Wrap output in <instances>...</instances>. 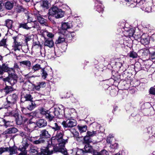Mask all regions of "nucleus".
I'll use <instances>...</instances> for the list:
<instances>
[{"mask_svg": "<svg viewBox=\"0 0 155 155\" xmlns=\"http://www.w3.org/2000/svg\"><path fill=\"white\" fill-rule=\"evenodd\" d=\"M25 140H24L23 142H22V146H19L18 148V150L20 151L21 152L27 154V151L26 149L29 147L30 143L26 142Z\"/></svg>", "mask_w": 155, "mask_h": 155, "instance_id": "nucleus-8", "label": "nucleus"}, {"mask_svg": "<svg viewBox=\"0 0 155 155\" xmlns=\"http://www.w3.org/2000/svg\"><path fill=\"white\" fill-rule=\"evenodd\" d=\"M84 150V151L86 152V154L87 153H91L92 152H93L94 151H93V149L92 147L90 146L89 145H87L85 146Z\"/></svg>", "mask_w": 155, "mask_h": 155, "instance_id": "nucleus-35", "label": "nucleus"}, {"mask_svg": "<svg viewBox=\"0 0 155 155\" xmlns=\"http://www.w3.org/2000/svg\"><path fill=\"white\" fill-rule=\"evenodd\" d=\"M143 35L141 36V39L140 42L142 44L144 45H146L148 44L149 41L148 39L147 38H143Z\"/></svg>", "mask_w": 155, "mask_h": 155, "instance_id": "nucleus-41", "label": "nucleus"}, {"mask_svg": "<svg viewBox=\"0 0 155 155\" xmlns=\"http://www.w3.org/2000/svg\"><path fill=\"white\" fill-rule=\"evenodd\" d=\"M100 133L99 131H87V135H88L90 137H92L94 136H97Z\"/></svg>", "mask_w": 155, "mask_h": 155, "instance_id": "nucleus-31", "label": "nucleus"}, {"mask_svg": "<svg viewBox=\"0 0 155 155\" xmlns=\"http://www.w3.org/2000/svg\"><path fill=\"white\" fill-rule=\"evenodd\" d=\"M76 155H86L84 149H78L76 152Z\"/></svg>", "mask_w": 155, "mask_h": 155, "instance_id": "nucleus-44", "label": "nucleus"}, {"mask_svg": "<svg viewBox=\"0 0 155 155\" xmlns=\"http://www.w3.org/2000/svg\"><path fill=\"white\" fill-rule=\"evenodd\" d=\"M4 90L5 93L7 94L12 91L13 88L11 86H6L4 88Z\"/></svg>", "mask_w": 155, "mask_h": 155, "instance_id": "nucleus-47", "label": "nucleus"}, {"mask_svg": "<svg viewBox=\"0 0 155 155\" xmlns=\"http://www.w3.org/2000/svg\"><path fill=\"white\" fill-rule=\"evenodd\" d=\"M18 129L15 127H12L7 129L4 132V134H10L12 133H15L17 132Z\"/></svg>", "mask_w": 155, "mask_h": 155, "instance_id": "nucleus-28", "label": "nucleus"}, {"mask_svg": "<svg viewBox=\"0 0 155 155\" xmlns=\"http://www.w3.org/2000/svg\"><path fill=\"white\" fill-rule=\"evenodd\" d=\"M40 113L42 115H44L45 116L46 114L47 113V111H46L45 109L42 108L40 109Z\"/></svg>", "mask_w": 155, "mask_h": 155, "instance_id": "nucleus-62", "label": "nucleus"}, {"mask_svg": "<svg viewBox=\"0 0 155 155\" xmlns=\"http://www.w3.org/2000/svg\"><path fill=\"white\" fill-rule=\"evenodd\" d=\"M20 135L22 137V142H23L24 140H25L26 142H29L28 141V139H27V137H29L28 136H27L26 134H25L23 132H21L20 133Z\"/></svg>", "mask_w": 155, "mask_h": 155, "instance_id": "nucleus-49", "label": "nucleus"}, {"mask_svg": "<svg viewBox=\"0 0 155 155\" xmlns=\"http://www.w3.org/2000/svg\"><path fill=\"white\" fill-rule=\"evenodd\" d=\"M8 74V76L4 78V81H8L11 85H13L17 82L18 76L15 74V70L13 68L12 71H10Z\"/></svg>", "mask_w": 155, "mask_h": 155, "instance_id": "nucleus-2", "label": "nucleus"}, {"mask_svg": "<svg viewBox=\"0 0 155 155\" xmlns=\"http://www.w3.org/2000/svg\"><path fill=\"white\" fill-rule=\"evenodd\" d=\"M14 70H16L17 71H19L20 70L19 66L18 65L17 63H15L14 66V68H13Z\"/></svg>", "mask_w": 155, "mask_h": 155, "instance_id": "nucleus-63", "label": "nucleus"}, {"mask_svg": "<svg viewBox=\"0 0 155 155\" xmlns=\"http://www.w3.org/2000/svg\"><path fill=\"white\" fill-rule=\"evenodd\" d=\"M65 36L63 34H62L58 37V39L56 40L55 43L56 44H60L65 41Z\"/></svg>", "mask_w": 155, "mask_h": 155, "instance_id": "nucleus-23", "label": "nucleus"}, {"mask_svg": "<svg viewBox=\"0 0 155 155\" xmlns=\"http://www.w3.org/2000/svg\"><path fill=\"white\" fill-rule=\"evenodd\" d=\"M42 68L41 65L38 64H36L33 65L31 68L30 72L28 74L37 73L39 70H41Z\"/></svg>", "mask_w": 155, "mask_h": 155, "instance_id": "nucleus-12", "label": "nucleus"}, {"mask_svg": "<svg viewBox=\"0 0 155 155\" xmlns=\"http://www.w3.org/2000/svg\"><path fill=\"white\" fill-rule=\"evenodd\" d=\"M34 14L36 15L37 20L41 24L46 26H48V24L46 19L41 16L38 15L37 13H34Z\"/></svg>", "mask_w": 155, "mask_h": 155, "instance_id": "nucleus-13", "label": "nucleus"}, {"mask_svg": "<svg viewBox=\"0 0 155 155\" xmlns=\"http://www.w3.org/2000/svg\"><path fill=\"white\" fill-rule=\"evenodd\" d=\"M25 110H26V109L25 108H23L22 110V112L23 113H24V114H28L29 116H34L35 115V116H36L37 114H35V113H33V112H31L30 113L26 114L24 112V111Z\"/></svg>", "mask_w": 155, "mask_h": 155, "instance_id": "nucleus-58", "label": "nucleus"}, {"mask_svg": "<svg viewBox=\"0 0 155 155\" xmlns=\"http://www.w3.org/2000/svg\"><path fill=\"white\" fill-rule=\"evenodd\" d=\"M28 140L33 143L35 144H39L44 142L45 140L39 137V136L34 137H27Z\"/></svg>", "mask_w": 155, "mask_h": 155, "instance_id": "nucleus-6", "label": "nucleus"}, {"mask_svg": "<svg viewBox=\"0 0 155 155\" xmlns=\"http://www.w3.org/2000/svg\"><path fill=\"white\" fill-rule=\"evenodd\" d=\"M25 8L22 6L18 5L15 8V11L17 13L23 12L25 10Z\"/></svg>", "mask_w": 155, "mask_h": 155, "instance_id": "nucleus-36", "label": "nucleus"}, {"mask_svg": "<svg viewBox=\"0 0 155 155\" xmlns=\"http://www.w3.org/2000/svg\"><path fill=\"white\" fill-rule=\"evenodd\" d=\"M23 86L27 90H32L34 89V85L30 82L28 81L24 83Z\"/></svg>", "mask_w": 155, "mask_h": 155, "instance_id": "nucleus-14", "label": "nucleus"}, {"mask_svg": "<svg viewBox=\"0 0 155 155\" xmlns=\"http://www.w3.org/2000/svg\"><path fill=\"white\" fill-rule=\"evenodd\" d=\"M59 9L56 6H53L49 10V14L50 15L55 16Z\"/></svg>", "mask_w": 155, "mask_h": 155, "instance_id": "nucleus-18", "label": "nucleus"}, {"mask_svg": "<svg viewBox=\"0 0 155 155\" xmlns=\"http://www.w3.org/2000/svg\"><path fill=\"white\" fill-rule=\"evenodd\" d=\"M51 137V135L49 134L48 132L46 129H44L41 130L40 137V138H49Z\"/></svg>", "mask_w": 155, "mask_h": 155, "instance_id": "nucleus-16", "label": "nucleus"}, {"mask_svg": "<svg viewBox=\"0 0 155 155\" xmlns=\"http://www.w3.org/2000/svg\"><path fill=\"white\" fill-rule=\"evenodd\" d=\"M150 94L153 95H155V88L151 87L149 90Z\"/></svg>", "mask_w": 155, "mask_h": 155, "instance_id": "nucleus-60", "label": "nucleus"}, {"mask_svg": "<svg viewBox=\"0 0 155 155\" xmlns=\"http://www.w3.org/2000/svg\"><path fill=\"white\" fill-rule=\"evenodd\" d=\"M5 8L8 10H11L13 7V3L10 2H7L5 4Z\"/></svg>", "mask_w": 155, "mask_h": 155, "instance_id": "nucleus-39", "label": "nucleus"}, {"mask_svg": "<svg viewBox=\"0 0 155 155\" xmlns=\"http://www.w3.org/2000/svg\"><path fill=\"white\" fill-rule=\"evenodd\" d=\"M78 128L81 133L86 132L87 130V127L86 125H84L83 126H78Z\"/></svg>", "mask_w": 155, "mask_h": 155, "instance_id": "nucleus-40", "label": "nucleus"}, {"mask_svg": "<svg viewBox=\"0 0 155 155\" xmlns=\"http://www.w3.org/2000/svg\"><path fill=\"white\" fill-rule=\"evenodd\" d=\"M142 52V55L143 56H147L148 54L150 53L149 50L148 49H144Z\"/></svg>", "mask_w": 155, "mask_h": 155, "instance_id": "nucleus-56", "label": "nucleus"}, {"mask_svg": "<svg viewBox=\"0 0 155 155\" xmlns=\"http://www.w3.org/2000/svg\"><path fill=\"white\" fill-rule=\"evenodd\" d=\"M150 56L152 59H154L155 58V51H153L151 53H150Z\"/></svg>", "mask_w": 155, "mask_h": 155, "instance_id": "nucleus-64", "label": "nucleus"}, {"mask_svg": "<svg viewBox=\"0 0 155 155\" xmlns=\"http://www.w3.org/2000/svg\"><path fill=\"white\" fill-rule=\"evenodd\" d=\"M59 110H60L59 108H55L54 111H53L54 113V115L56 116H58L60 115V112Z\"/></svg>", "mask_w": 155, "mask_h": 155, "instance_id": "nucleus-57", "label": "nucleus"}, {"mask_svg": "<svg viewBox=\"0 0 155 155\" xmlns=\"http://www.w3.org/2000/svg\"><path fill=\"white\" fill-rule=\"evenodd\" d=\"M64 135V131L60 130L57 131V134L54 137H56L57 139L60 141L61 140H63L62 138Z\"/></svg>", "mask_w": 155, "mask_h": 155, "instance_id": "nucleus-26", "label": "nucleus"}, {"mask_svg": "<svg viewBox=\"0 0 155 155\" xmlns=\"http://www.w3.org/2000/svg\"><path fill=\"white\" fill-rule=\"evenodd\" d=\"M68 139L59 141L56 137H53L48 141L47 147L45 148V151L47 154L51 155L54 153L60 152L64 155H68L64 148L65 144L68 142Z\"/></svg>", "mask_w": 155, "mask_h": 155, "instance_id": "nucleus-1", "label": "nucleus"}, {"mask_svg": "<svg viewBox=\"0 0 155 155\" xmlns=\"http://www.w3.org/2000/svg\"><path fill=\"white\" fill-rule=\"evenodd\" d=\"M21 65H25L28 68V70L29 71L31 70L30 67H31V64L30 61L27 60L22 61L20 62Z\"/></svg>", "mask_w": 155, "mask_h": 155, "instance_id": "nucleus-21", "label": "nucleus"}, {"mask_svg": "<svg viewBox=\"0 0 155 155\" xmlns=\"http://www.w3.org/2000/svg\"><path fill=\"white\" fill-rule=\"evenodd\" d=\"M70 131L73 134L74 137L77 138L79 136L78 132L74 129H70Z\"/></svg>", "mask_w": 155, "mask_h": 155, "instance_id": "nucleus-51", "label": "nucleus"}, {"mask_svg": "<svg viewBox=\"0 0 155 155\" xmlns=\"http://www.w3.org/2000/svg\"><path fill=\"white\" fill-rule=\"evenodd\" d=\"M75 110L74 109H68V112L65 111L64 110V113L65 117L67 118L68 119H72V117L71 114L72 112H74Z\"/></svg>", "mask_w": 155, "mask_h": 155, "instance_id": "nucleus-20", "label": "nucleus"}, {"mask_svg": "<svg viewBox=\"0 0 155 155\" xmlns=\"http://www.w3.org/2000/svg\"><path fill=\"white\" fill-rule=\"evenodd\" d=\"M77 121L74 119H71L67 120L66 121H63L62 123L64 128H72L77 125Z\"/></svg>", "mask_w": 155, "mask_h": 155, "instance_id": "nucleus-5", "label": "nucleus"}, {"mask_svg": "<svg viewBox=\"0 0 155 155\" xmlns=\"http://www.w3.org/2000/svg\"><path fill=\"white\" fill-rule=\"evenodd\" d=\"M44 45L45 46H47L50 48H51L54 46V43L52 40L47 39L44 42Z\"/></svg>", "mask_w": 155, "mask_h": 155, "instance_id": "nucleus-19", "label": "nucleus"}, {"mask_svg": "<svg viewBox=\"0 0 155 155\" xmlns=\"http://www.w3.org/2000/svg\"><path fill=\"white\" fill-rule=\"evenodd\" d=\"M37 84L40 86V88L45 87L46 85V84L45 82H39L37 83Z\"/></svg>", "mask_w": 155, "mask_h": 155, "instance_id": "nucleus-59", "label": "nucleus"}, {"mask_svg": "<svg viewBox=\"0 0 155 155\" xmlns=\"http://www.w3.org/2000/svg\"><path fill=\"white\" fill-rule=\"evenodd\" d=\"M16 124L18 125L21 124L23 122V119L21 116H18L15 119Z\"/></svg>", "mask_w": 155, "mask_h": 155, "instance_id": "nucleus-42", "label": "nucleus"}, {"mask_svg": "<svg viewBox=\"0 0 155 155\" xmlns=\"http://www.w3.org/2000/svg\"><path fill=\"white\" fill-rule=\"evenodd\" d=\"M8 114V115L11 117H13L15 119L19 116L18 112L16 110H12L11 111L9 112Z\"/></svg>", "mask_w": 155, "mask_h": 155, "instance_id": "nucleus-37", "label": "nucleus"}, {"mask_svg": "<svg viewBox=\"0 0 155 155\" xmlns=\"http://www.w3.org/2000/svg\"><path fill=\"white\" fill-rule=\"evenodd\" d=\"M146 7H142V9L143 10L147 12H150L151 11V8L149 6L146 5Z\"/></svg>", "mask_w": 155, "mask_h": 155, "instance_id": "nucleus-52", "label": "nucleus"}, {"mask_svg": "<svg viewBox=\"0 0 155 155\" xmlns=\"http://www.w3.org/2000/svg\"><path fill=\"white\" fill-rule=\"evenodd\" d=\"M2 121L4 123L3 125L6 128H7L11 125V122L10 121H7L5 119H3Z\"/></svg>", "mask_w": 155, "mask_h": 155, "instance_id": "nucleus-46", "label": "nucleus"}, {"mask_svg": "<svg viewBox=\"0 0 155 155\" xmlns=\"http://www.w3.org/2000/svg\"><path fill=\"white\" fill-rule=\"evenodd\" d=\"M30 151L31 153H32V154H37L38 152V148L36 147L33 146L31 147Z\"/></svg>", "mask_w": 155, "mask_h": 155, "instance_id": "nucleus-45", "label": "nucleus"}, {"mask_svg": "<svg viewBox=\"0 0 155 155\" xmlns=\"http://www.w3.org/2000/svg\"><path fill=\"white\" fill-rule=\"evenodd\" d=\"M32 37L31 35H25V41L26 45H28V42L31 39Z\"/></svg>", "mask_w": 155, "mask_h": 155, "instance_id": "nucleus-43", "label": "nucleus"}, {"mask_svg": "<svg viewBox=\"0 0 155 155\" xmlns=\"http://www.w3.org/2000/svg\"><path fill=\"white\" fill-rule=\"evenodd\" d=\"M12 38L13 39L14 51H20L22 44V40L20 38L18 35L13 37Z\"/></svg>", "mask_w": 155, "mask_h": 155, "instance_id": "nucleus-4", "label": "nucleus"}, {"mask_svg": "<svg viewBox=\"0 0 155 155\" xmlns=\"http://www.w3.org/2000/svg\"><path fill=\"white\" fill-rule=\"evenodd\" d=\"M50 124L51 128L54 131H58L61 130V127L58 125L57 122L56 120H54L53 121H51L50 122Z\"/></svg>", "mask_w": 155, "mask_h": 155, "instance_id": "nucleus-11", "label": "nucleus"}, {"mask_svg": "<svg viewBox=\"0 0 155 155\" xmlns=\"http://www.w3.org/2000/svg\"><path fill=\"white\" fill-rule=\"evenodd\" d=\"M6 147H1L0 148V155L2 153L7 152V149Z\"/></svg>", "mask_w": 155, "mask_h": 155, "instance_id": "nucleus-61", "label": "nucleus"}, {"mask_svg": "<svg viewBox=\"0 0 155 155\" xmlns=\"http://www.w3.org/2000/svg\"><path fill=\"white\" fill-rule=\"evenodd\" d=\"M90 137L87 135L85 136L84 137V142L87 144L91 142Z\"/></svg>", "mask_w": 155, "mask_h": 155, "instance_id": "nucleus-54", "label": "nucleus"}, {"mask_svg": "<svg viewBox=\"0 0 155 155\" xmlns=\"http://www.w3.org/2000/svg\"><path fill=\"white\" fill-rule=\"evenodd\" d=\"M13 23L12 20L8 19L5 21V25L8 28L11 29L12 27Z\"/></svg>", "mask_w": 155, "mask_h": 155, "instance_id": "nucleus-33", "label": "nucleus"}, {"mask_svg": "<svg viewBox=\"0 0 155 155\" xmlns=\"http://www.w3.org/2000/svg\"><path fill=\"white\" fill-rule=\"evenodd\" d=\"M130 57L133 58H136L137 56V53L134 51H131L130 53Z\"/></svg>", "mask_w": 155, "mask_h": 155, "instance_id": "nucleus-55", "label": "nucleus"}, {"mask_svg": "<svg viewBox=\"0 0 155 155\" xmlns=\"http://www.w3.org/2000/svg\"><path fill=\"white\" fill-rule=\"evenodd\" d=\"M40 73H38L35 75H33L31 77L35 78L41 76L43 79H46L48 76V73L45 69V68H42L40 70Z\"/></svg>", "mask_w": 155, "mask_h": 155, "instance_id": "nucleus-9", "label": "nucleus"}, {"mask_svg": "<svg viewBox=\"0 0 155 155\" xmlns=\"http://www.w3.org/2000/svg\"><path fill=\"white\" fill-rule=\"evenodd\" d=\"M93 154L94 155H108V153L106 150H104L100 152L94 151L93 152Z\"/></svg>", "mask_w": 155, "mask_h": 155, "instance_id": "nucleus-32", "label": "nucleus"}, {"mask_svg": "<svg viewBox=\"0 0 155 155\" xmlns=\"http://www.w3.org/2000/svg\"><path fill=\"white\" fill-rule=\"evenodd\" d=\"M17 98V95L15 94L8 96L6 98L7 106L9 107H12L15 106V104Z\"/></svg>", "mask_w": 155, "mask_h": 155, "instance_id": "nucleus-3", "label": "nucleus"}, {"mask_svg": "<svg viewBox=\"0 0 155 155\" xmlns=\"http://www.w3.org/2000/svg\"><path fill=\"white\" fill-rule=\"evenodd\" d=\"M27 108L30 110H32L36 107V105L34 101H30L28 103Z\"/></svg>", "mask_w": 155, "mask_h": 155, "instance_id": "nucleus-30", "label": "nucleus"}, {"mask_svg": "<svg viewBox=\"0 0 155 155\" xmlns=\"http://www.w3.org/2000/svg\"><path fill=\"white\" fill-rule=\"evenodd\" d=\"M24 97L25 98V101H31L32 99L31 95L30 94H27L25 95H24V97Z\"/></svg>", "mask_w": 155, "mask_h": 155, "instance_id": "nucleus-53", "label": "nucleus"}, {"mask_svg": "<svg viewBox=\"0 0 155 155\" xmlns=\"http://www.w3.org/2000/svg\"><path fill=\"white\" fill-rule=\"evenodd\" d=\"M46 118L48 119L50 122L51 121H53L54 119L53 120L54 117V113L53 112H50L47 111V113L45 116Z\"/></svg>", "mask_w": 155, "mask_h": 155, "instance_id": "nucleus-25", "label": "nucleus"}, {"mask_svg": "<svg viewBox=\"0 0 155 155\" xmlns=\"http://www.w3.org/2000/svg\"><path fill=\"white\" fill-rule=\"evenodd\" d=\"M103 6L100 3H96L95 9L99 12H102L104 11Z\"/></svg>", "mask_w": 155, "mask_h": 155, "instance_id": "nucleus-24", "label": "nucleus"}, {"mask_svg": "<svg viewBox=\"0 0 155 155\" xmlns=\"http://www.w3.org/2000/svg\"><path fill=\"white\" fill-rule=\"evenodd\" d=\"M30 24V22L25 23H21L20 24L19 27L22 28L27 30L30 29H31V27Z\"/></svg>", "mask_w": 155, "mask_h": 155, "instance_id": "nucleus-29", "label": "nucleus"}, {"mask_svg": "<svg viewBox=\"0 0 155 155\" xmlns=\"http://www.w3.org/2000/svg\"><path fill=\"white\" fill-rule=\"evenodd\" d=\"M36 124L37 126L41 128L46 126L47 125V122L45 120L41 119L37 121Z\"/></svg>", "mask_w": 155, "mask_h": 155, "instance_id": "nucleus-15", "label": "nucleus"}, {"mask_svg": "<svg viewBox=\"0 0 155 155\" xmlns=\"http://www.w3.org/2000/svg\"><path fill=\"white\" fill-rule=\"evenodd\" d=\"M6 40L3 39L0 41V47L3 46L4 48H7V45L6 43Z\"/></svg>", "mask_w": 155, "mask_h": 155, "instance_id": "nucleus-48", "label": "nucleus"}, {"mask_svg": "<svg viewBox=\"0 0 155 155\" xmlns=\"http://www.w3.org/2000/svg\"><path fill=\"white\" fill-rule=\"evenodd\" d=\"M31 28H34L35 31H38L40 29V27L39 24L36 21H32L30 22Z\"/></svg>", "mask_w": 155, "mask_h": 155, "instance_id": "nucleus-22", "label": "nucleus"}, {"mask_svg": "<svg viewBox=\"0 0 155 155\" xmlns=\"http://www.w3.org/2000/svg\"><path fill=\"white\" fill-rule=\"evenodd\" d=\"M64 12L62 11L61 9H59V11H58L54 16L56 18H61L64 16Z\"/></svg>", "mask_w": 155, "mask_h": 155, "instance_id": "nucleus-34", "label": "nucleus"}, {"mask_svg": "<svg viewBox=\"0 0 155 155\" xmlns=\"http://www.w3.org/2000/svg\"><path fill=\"white\" fill-rule=\"evenodd\" d=\"M12 70V68H9L5 64H3L2 65H0V75H3L5 72H8V73L10 71Z\"/></svg>", "mask_w": 155, "mask_h": 155, "instance_id": "nucleus-10", "label": "nucleus"}, {"mask_svg": "<svg viewBox=\"0 0 155 155\" xmlns=\"http://www.w3.org/2000/svg\"><path fill=\"white\" fill-rule=\"evenodd\" d=\"M70 24L68 22H64L61 24V29L63 30H66L70 28Z\"/></svg>", "mask_w": 155, "mask_h": 155, "instance_id": "nucleus-38", "label": "nucleus"}, {"mask_svg": "<svg viewBox=\"0 0 155 155\" xmlns=\"http://www.w3.org/2000/svg\"><path fill=\"white\" fill-rule=\"evenodd\" d=\"M6 148H8L7 149V152L9 153L10 155H12L17 153V147L15 146L6 147Z\"/></svg>", "mask_w": 155, "mask_h": 155, "instance_id": "nucleus-17", "label": "nucleus"}, {"mask_svg": "<svg viewBox=\"0 0 155 155\" xmlns=\"http://www.w3.org/2000/svg\"><path fill=\"white\" fill-rule=\"evenodd\" d=\"M37 128L36 123L29 121L26 127L24 128L25 130L28 132H31Z\"/></svg>", "mask_w": 155, "mask_h": 155, "instance_id": "nucleus-7", "label": "nucleus"}, {"mask_svg": "<svg viewBox=\"0 0 155 155\" xmlns=\"http://www.w3.org/2000/svg\"><path fill=\"white\" fill-rule=\"evenodd\" d=\"M48 2L47 1H43L41 4V6L43 8L47 9L48 8Z\"/></svg>", "mask_w": 155, "mask_h": 155, "instance_id": "nucleus-50", "label": "nucleus"}, {"mask_svg": "<svg viewBox=\"0 0 155 155\" xmlns=\"http://www.w3.org/2000/svg\"><path fill=\"white\" fill-rule=\"evenodd\" d=\"M126 1L127 2V4L131 8H134L137 5V3L140 2H138L137 0L136 2L133 0H126Z\"/></svg>", "mask_w": 155, "mask_h": 155, "instance_id": "nucleus-27", "label": "nucleus"}]
</instances>
